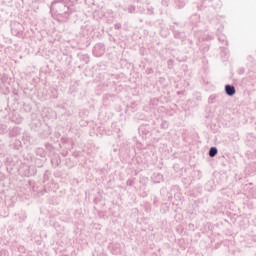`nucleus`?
<instances>
[{
	"mask_svg": "<svg viewBox=\"0 0 256 256\" xmlns=\"http://www.w3.org/2000/svg\"><path fill=\"white\" fill-rule=\"evenodd\" d=\"M50 11H55L59 23H67L69 17L75 13V7L63 0H54L50 6Z\"/></svg>",
	"mask_w": 256,
	"mask_h": 256,
	"instance_id": "1",
	"label": "nucleus"
},
{
	"mask_svg": "<svg viewBox=\"0 0 256 256\" xmlns=\"http://www.w3.org/2000/svg\"><path fill=\"white\" fill-rule=\"evenodd\" d=\"M10 27H11V33L12 35H15V37H19V35H21L25 30V28L23 27V24L19 22H12L10 24Z\"/></svg>",
	"mask_w": 256,
	"mask_h": 256,
	"instance_id": "2",
	"label": "nucleus"
},
{
	"mask_svg": "<svg viewBox=\"0 0 256 256\" xmlns=\"http://www.w3.org/2000/svg\"><path fill=\"white\" fill-rule=\"evenodd\" d=\"M92 53L94 57H103L105 55V44L101 42L95 44Z\"/></svg>",
	"mask_w": 256,
	"mask_h": 256,
	"instance_id": "3",
	"label": "nucleus"
},
{
	"mask_svg": "<svg viewBox=\"0 0 256 256\" xmlns=\"http://www.w3.org/2000/svg\"><path fill=\"white\" fill-rule=\"evenodd\" d=\"M138 133H139L140 137H142V139H147V135H150V133H151V127H149L148 124H142L138 128Z\"/></svg>",
	"mask_w": 256,
	"mask_h": 256,
	"instance_id": "4",
	"label": "nucleus"
},
{
	"mask_svg": "<svg viewBox=\"0 0 256 256\" xmlns=\"http://www.w3.org/2000/svg\"><path fill=\"white\" fill-rule=\"evenodd\" d=\"M224 91L228 97H233L237 93L235 86H233L232 84H226L224 86Z\"/></svg>",
	"mask_w": 256,
	"mask_h": 256,
	"instance_id": "5",
	"label": "nucleus"
},
{
	"mask_svg": "<svg viewBox=\"0 0 256 256\" xmlns=\"http://www.w3.org/2000/svg\"><path fill=\"white\" fill-rule=\"evenodd\" d=\"M170 29L173 33L174 39H180L181 41H185V37H183V33L175 29V26H170Z\"/></svg>",
	"mask_w": 256,
	"mask_h": 256,
	"instance_id": "6",
	"label": "nucleus"
},
{
	"mask_svg": "<svg viewBox=\"0 0 256 256\" xmlns=\"http://www.w3.org/2000/svg\"><path fill=\"white\" fill-rule=\"evenodd\" d=\"M20 134H21V128H19L17 126L13 127L9 131V137H19Z\"/></svg>",
	"mask_w": 256,
	"mask_h": 256,
	"instance_id": "7",
	"label": "nucleus"
},
{
	"mask_svg": "<svg viewBox=\"0 0 256 256\" xmlns=\"http://www.w3.org/2000/svg\"><path fill=\"white\" fill-rule=\"evenodd\" d=\"M35 153L38 157H41L42 159H45L47 157V152L41 147L36 148Z\"/></svg>",
	"mask_w": 256,
	"mask_h": 256,
	"instance_id": "8",
	"label": "nucleus"
},
{
	"mask_svg": "<svg viewBox=\"0 0 256 256\" xmlns=\"http://www.w3.org/2000/svg\"><path fill=\"white\" fill-rule=\"evenodd\" d=\"M174 4L176 5L177 9H183L187 4V0H173Z\"/></svg>",
	"mask_w": 256,
	"mask_h": 256,
	"instance_id": "9",
	"label": "nucleus"
},
{
	"mask_svg": "<svg viewBox=\"0 0 256 256\" xmlns=\"http://www.w3.org/2000/svg\"><path fill=\"white\" fill-rule=\"evenodd\" d=\"M221 55L224 57V59H229V48L225 46L220 47Z\"/></svg>",
	"mask_w": 256,
	"mask_h": 256,
	"instance_id": "10",
	"label": "nucleus"
},
{
	"mask_svg": "<svg viewBox=\"0 0 256 256\" xmlns=\"http://www.w3.org/2000/svg\"><path fill=\"white\" fill-rule=\"evenodd\" d=\"M31 139H33L31 137V134H29V132H24L22 135V141H24V143L27 145V143H31Z\"/></svg>",
	"mask_w": 256,
	"mask_h": 256,
	"instance_id": "11",
	"label": "nucleus"
},
{
	"mask_svg": "<svg viewBox=\"0 0 256 256\" xmlns=\"http://www.w3.org/2000/svg\"><path fill=\"white\" fill-rule=\"evenodd\" d=\"M218 153H219V150L217 149V147L212 146V147H210V149H209L208 155H209V157L213 158V157H215Z\"/></svg>",
	"mask_w": 256,
	"mask_h": 256,
	"instance_id": "12",
	"label": "nucleus"
},
{
	"mask_svg": "<svg viewBox=\"0 0 256 256\" xmlns=\"http://www.w3.org/2000/svg\"><path fill=\"white\" fill-rule=\"evenodd\" d=\"M35 173H36V171L34 168L27 166L26 172H25L26 177H31V176L35 175Z\"/></svg>",
	"mask_w": 256,
	"mask_h": 256,
	"instance_id": "13",
	"label": "nucleus"
},
{
	"mask_svg": "<svg viewBox=\"0 0 256 256\" xmlns=\"http://www.w3.org/2000/svg\"><path fill=\"white\" fill-rule=\"evenodd\" d=\"M218 41H219L220 43H225L226 47H229V41H227V36L220 34V35L218 36Z\"/></svg>",
	"mask_w": 256,
	"mask_h": 256,
	"instance_id": "14",
	"label": "nucleus"
},
{
	"mask_svg": "<svg viewBox=\"0 0 256 256\" xmlns=\"http://www.w3.org/2000/svg\"><path fill=\"white\" fill-rule=\"evenodd\" d=\"M199 19H200L199 14H193L190 17V21H191L192 25H197V22L199 21Z\"/></svg>",
	"mask_w": 256,
	"mask_h": 256,
	"instance_id": "15",
	"label": "nucleus"
},
{
	"mask_svg": "<svg viewBox=\"0 0 256 256\" xmlns=\"http://www.w3.org/2000/svg\"><path fill=\"white\" fill-rule=\"evenodd\" d=\"M215 99H217V95L216 94L210 95L209 98H208L209 105H213V103H215Z\"/></svg>",
	"mask_w": 256,
	"mask_h": 256,
	"instance_id": "16",
	"label": "nucleus"
},
{
	"mask_svg": "<svg viewBox=\"0 0 256 256\" xmlns=\"http://www.w3.org/2000/svg\"><path fill=\"white\" fill-rule=\"evenodd\" d=\"M81 61H83L84 63H89L90 59H89V55L88 54H83L81 57H80Z\"/></svg>",
	"mask_w": 256,
	"mask_h": 256,
	"instance_id": "17",
	"label": "nucleus"
},
{
	"mask_svg": "<svg viewBox=\"0 0 256 256\" xmlns=\"http://www.w3.org/2000/svg\"><path fill=\"white\" fill-rule=\"evenodd\" d=\"M206 3H207V0H202V4L201 5H197L198 11H202L203 8L207 7Z\"/></svg>",
	"mask_w": 256,
	"mask_h": 256,
	"instance_id": "18",
	"label": "nucleus"
},
{
	"mask_svg": "<svg viewBox=\"0 0 256 256\" xmlns=\"http://www.w3.org/2000/svg\"><path fill=\"white\" fill-rule=\"evenodd\" d=\"M14 149H16L17 151H19V149H21V140H15Z\"/></svg>",
	"mask_w": 256,
	"mask_h": 256,
	"instance_id": "19",
	"label": "nucleus"
},
{
	"mask_svg": "<svg viewBox=\"0 0 256 256\" xmlns=\"http://www.w3.org/2000/svg\"><path fill=\"white\" fill-rule=\"evenodd\" d=\"M155 14V8L153 6H149L147 8V15H154Z\"/></svg>",
	"mask_w": 256,
	"mask_h": 256,
	"instance_id": "20",
	"label": "nucleus"
},
{
	"mask_svg": "<svg viewBox=\"0 0 256 256\" xmlns=\"http://www.w3.org/2000/svg\"><path fill=\"white\" fill-rule=\"evenodd\" d=\"M136 9L137 8L135 7V5H130L128 6V13L133 14L135 13Z\"/></svg>",
	"mask_w": 256,
	"mask_h": 256,
	"instance_id": "21",
	"label": "nucleus"
},
{
	"mask_svg": "<svg viewBox=\"0 0 256 256\" xmlns=\"http://www.w3.org/2000/svg\"><path fill=\"white\" fill-rule=\"evenodd\" d=\"M45 147H46L47 151H50V152L53 151V144L47 142V143H45Z\"/></svg>",
	"mask_w": 256,
	"mask_h": 256,
	"instance_id": "22",
	"label": "nucleus"
},
{
	"mask_svg": "<svg viewBox=\"0 0 256 256\" xmlns=\"http://www.w3.org/2000/svg\"><path fill=\"white\" fill-rule=\"evenodd\" d=\"M51 93H52L51 95L52 99H57V89L52 88Z\"/></svg>",
	"mask_w": 256,
	"mask_h": 256,
	"instance_id": "23",
	"label": "nucleus"
},
{
	"mask_svg": "<svg viewBox=\"0 0 256 256\" xmlns=\"http://www.w3.org/2000/svg\"><path fill=\"white\" fill-rule=\"evenodd\" d=\"M216 2L215 4H212V7H219L221 5V2L219 0H214ZM208 3H213V0H208Z\"/></svg>",
	"mask_w": 256,
	"mask_h": 256,
	"instance_id": "24",
	"label": "nucleus"
},
{
	"mask_svg": "<svg viewBox=\"0 0 256 256\" xmlns=\"http://www.w3.org/2000/svg\"><path fill=\"white\" fill-rule=\"evenodd\" d=\"M126 184L129 186V187H133V185H135V180L133 179H128Z\"/></svg>",
	"mask_w": 256,
	"mask_h": 256,
	"instance_id": "25",
	"label": "nucleus"
},
{
	"mask_svg": "<svg viewBox=\"0 0 256 256\" xmlns=\"http://www.w3.org/2000/svg\"><path fill=\"white\" fill-rule=\"evenodd\" d=\"M112 129L114 131V133H119V131H121V128H119L117 125L113 124L112 125Z\"/></svg>",
	"mask_w": 256,
	"mask_h": 256,
	"instance_id": "26",
	"label": "nucleus"
},
{
	"mask_svg": "<svg viewBox=\"0 0 256 256\" xmlns=\"http://www.w3.org/2000/svg\"><path fill=\"white\" fill-rule=\"evenodd\" d=\"M0 256H9V251L3 249L0 251Z\"/></svg>",
	"mask_w": 256,
	"mask_h": 256,
	"instance_id": "27",
	"label": "nucleus"
},
{
	"mask_svg": "<svg viewBox=\"0 0 256 256\" xmlns=\"http://www.w3.org/2000/svg\"><path fill=\"white\" fill-rule=\"evenodd\" d=\"M221 33H223V26L217 28L216 35L219 36Z\"/></svg>",
	"mask_w": 256,
	"mask_h": 256,
	"instance_id": "28",
	"label": "nucleus"
},
{
	"mask_svg": "<svg viewBox=\"0 0 256 256\" xmlns=\"http://www.w3.org/2000/svg\"><path fill=\"white\" fill-rule=\"evenodd\" d=\"M203 39H205L206 41H211L213 39V36L206 34L204 35Z\"/></svg>",
	"mask_w": 256,
	"mask_h": 256,
	"instance_id": "29",
	"label": "nucleus"
},
{
	"mask_svg": "<svg viewBox=\"0 0 256 256\" xmlns=\"http://www.w3.org/2000/svg\"><path fill=\"white\" fill-rule=\"evenodd\" d=\"M21 215H22V217H20L19 222L23 223V221H25V219H27V216H25V212H22Z\"/></svg>",
	"mask_w": 256,
	"mask_h": 256,
	"instance_id": "30",
	"label": "nucleus"
},
{
	"mask_svg": "<svg viewBox=\"0 0 256 256\" xmlns=\"http://www.w3.org/2000/svg\"><path fill=\"white\" fill-rule=\"evenodd\" d=\"M161 4H162L164 7H169V0H162V1H161Z\"/></svg>",
	"mask_w": 256,
	"mask_h": 256,
	"instance_id": "31",
	"label": "nucleus"
},
{
	"mask_svg": "<svg viewBox=\"0 0 256 256\" xmlns=\"http://www.w3.org/2000/svg\"><path fill=\"white\" fill-rule=\"evenodd\" d=\"M153 205H154L155 207H159V200L157 199V197L154 198V200H153Z\"/></svg>",
	"mask_w": 256,
	"mask_h": 256,
	"instance_id": "32",
	"label": "nucleus"
},
{
	"mask_svg": "<svg viewBox=\"0 0 256 256\" xmlns=\"http://www.w3.org/2000/svg\"><path fill=\"white\" fill-rule=\"evenodd\" d=\"M152 73H153V68H147L146 69V74L147 75H152Z\"/></svg>",
	"mask_w": 256,
	"mask_h": 256,
	"instance_id": "33",
	"label": "nucleus"
},
{
	"mask_svg": "<svg viewBox=\"0 0 256 256\" xmlns=\"http://www.w3.org/2000/svg\"><path fill=\"white\" fill-rule=\"evenodd\" d=\"M114 29H121V23H116L115 25H114Z\"/></svg>",
	"mask_w": 256,
	"mask_h": 256,
	"instance_id": "34",
	"label": "nucleus"
},
{
	"mask_svg": "<svg viewBox=\"0 0 256 256\" xmlns=\"http://www.w3.org/2000/svg\"><path fill=\"white\" fill-rule=\"evenodd\" d=\"M197 101H201L202 97L201 95L196 96Z\"/></svg>",
	"mask_w": 256,
	"mask_h": 256,
	"instance_id": "35",
	"label": "nucleus"
},
{
	"mask_svg": "<svg viewBox=\"0 0 256 256\" xmlns=\"http://www.w3.org/2000/svg\"><path fill=\"white\" fill-rule=\"evenodd\" d=\"M62 143H67V138H62Z\"/></svg>",
	"mask_w": 256,
	"mask_h": 256,
	"instance_id": "36",
	"label": "nucleus"
},
{
	"mask_svg": "<svg viewBox=\"0 0 256 256\" xmlns=\"http://www.w3.org/2000/svg\"><path fill=\"white\" fill-rule=\"evenodd\" d=\"M188 43H189L190 45H192V43H193V40H191V39H188Z\"/></svg>",
	"mask_w": 256,
	"mask_h": 256,
	"instance_id": "37",
	"label": "nucleus"
},
{
	"mask_svg": "<svg viewBox=\"0 0 256 256\" xmlns=\"http://www.w3.org/2000/svg\"><path fill=\"white\" fill-rule=\"evenodd\" d=\"M204 51H209V47L204 48Z\"/></svg>",
	"mask_w": 256,
	"mask_h": 256,
	"instance_id": "38",
	"label": "nucleus"
},
{
	"mask_svg": "<svg viewBox=\"0 0 256 256\" xmlns=\"http://www.w3.org/2000/svg\"><path fill=\"white\" fill-rule=\"evenodd\" d=\"M56 137H61V134H60V133H57V134H56Z\"/></svg>",
	"mask_w": 256,
	"mask_h": 256,
	"instance_id": "39",
	"label": "nucleus"
},
{
	"mask_svg": "<svg viewBox=\"0 0 256 256\" xmlns=\"http://www.w3.org/2000/svg\"><path fill=\"white\" fill-rule=\"evenodd\" d=\"M174 25H179V22H174Z\"/></svg>",
	"mask_w": 256,
	"mask_h": 256,
	"instance_id": "40",
	"label": "nucleus"
},
{
	"mask_svg": "<svg viewBox=\"0 0 256 256\" xmlns=\"http://www.w3.org/2000/svg\"><path fill=\"white\" fill-rule=\"evenodd\" d=\"M140 23H143V19H139Z\"/></svg>",
	"mask_w": 256,
	"mask_h": 256,
	"instance_id": "41",
	"label": "nucleus"
},
{
	"mask_svg": "<svg viewBox=\"0 0 256 256\" xmlns=\"http://www.w3.org/2000/svg\"><path fill=\"white\" fill-rule=\"evenodd\" d=\"M64 157H67V152L64 153Z\"/></svg>",
	"mask_w": 256,
	"mask_h": 256,
	"instance_id": "42",
	"label": "nucleus"
},
{
	"mask_svg": "<svg viewBox=\"0 0 256 256\" xmlns=\"http://www.w3.org/2000/svg\"><path fill=\"white\" fill-rule=\"evenodd\" d=\"M169 63H171V60L168 61V65H169Z\"/></svg>",
	"mask_w": 256,
	"mask_h": 256,
	"instance_id": "43",
	"label": "nucleus"
},
{
	"mask_svg": "<svg viewBox=\"0 0 256 256\" xmlns=\"http://www.w3.org/2000/svg\"><path fill=\"white\" fill-rule=\"evenodd\" d=\"M1 90H2V88H1V86H0V93H1Z\"/></svg>",
	"mask_w": 256,
	"mask_h": 256,
	"instance_id": "44",
	"label": "nucleus"
},
{
	"mask_svg": "<svg viewBox=\"0 0 256 256\" xmlns=\"http://www.w3.org/2000/svg\"><path fill=\"white\" fill-rule=\"evenodd\" d=\"M59 165V162L56 163V166Z\"/></svg>",
	"mask_w": 256,
	"mask_h": 256,
	"instance_id": "45",
	"label": "nucleus"
}]
</instances>
